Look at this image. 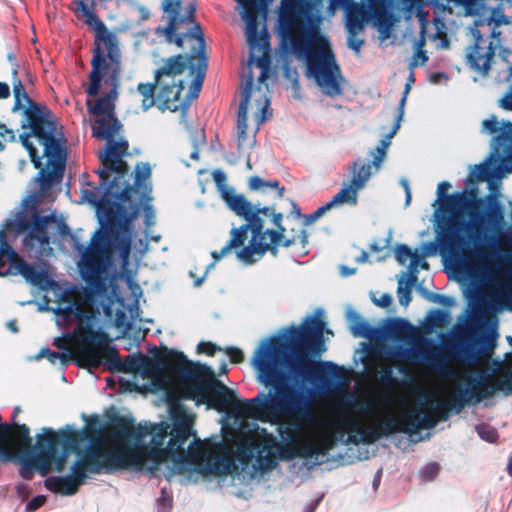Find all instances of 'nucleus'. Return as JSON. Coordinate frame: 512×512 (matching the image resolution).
Instances as JSON below:
<instances>
[{
  "label": "nucleus",
  "instance_id": "nucleus-42",
  "mask_svg": "<svg viewBox=\"0 0 512 512\" xmlns=\"http://www.w3.org/2000/svg\"><path fill=\"white\" fill-rule=\"evenodd\" d=\"M15 138L14 132L5 125L0 124V150L4 148V143L8 141H13Z\"/></svg>",
  "mask_w": 512,
  "mask_h": 512
},
{
  "label": "nucleus",
  "instance_id": "nucleus-6",
  "mask_svg": "<svg viewBox=\"0 0 512 512\" xmlns=\"http://www.w3.org/2000/svg\"><path fill=\"white\" fill-rule=\"evenodd\" d=\"M236 10L245 22V36L252 46H265L257 33L258 17H266L274 0H235ZM324 0H281L277 8V33L281 49L306 65L307 76L323 94L343 93L346 80L336 62L328 38L320 32Z\"/></svg>",
  "mask_w": 512,
  "mask_h": 512
},
{
  "label": "nucleus",
  "instance_id": "nucleus-41",
  "mask_svg": "<svg viewBox=\"0 0 512 512\" xmlns=\"http://www.w3.org/2000/svg\"><path fill=\"white\" fill-rule=\"evenodd\" d=\"M13 91L16 99V104L21 105L22 100H27L24 86L20 81L17 80L13 82Z\"/></svg>",
  "mask_w": 512,
  "mask_h": 512
},
{
  "label": "nucleus",
  "instance_id": "nucleus-47",
  "mask_svg": "<svg viewBox=\"0 0 512 512\" xmlns=\"http://www.w3.org/2000/svg\"><path fill=\"white\" fill-rule=\"evenodd\" d=\"M131 223L132 221L128 224L129 228L131 229L133 235H132V239H131V253H133L135 250H134V245L136 244L137 245V248H139V241L141 239H138L136 240L135 237H136V233L134 231V229L132 228L131 226ZM150 238L151 240L155 241V242H158L160 240V235H155V236H150L148 232H146V238ZM143 241H145L147 244H148V240L147 239H142ZM148 251V249L146 250V252Z\"/></svg>",
  "mask_w": 512,
  "mask_h": 512
},
{
  "label": "nucleus",
  "instance_id": "nucleus-53",
  "mask_svg": "<svg viewBox=\"0 0 512 512\" xmlns=\"http://www.w3.org/2000/svg\"><path fill=\"white\" fill-rule=\"evenodd\" d=\"M429 299L435 303L447 306L453 305L455 303L453 298L442 295H431Z\"/></svg>",
  "mask_w": 512,
  "mask_h": 512
},
{
  "label": "nucleus",
  "instance_id": "nucleus-63",
  "mask_svg": "<svg viewBox=\"0 0 512 512\" xmlns=\"http://www.w3.org/2000/svg\"><path fill=\"white\" fill-rule=\"evenodd\" d=\"M325 368L327 369L328 372L331 373H337L339 371V367L330 362L325 363Z\"/></svg>",
  "mask_w": 512,
  "mask_h": 512
},
{
  "label": "nucleus",
  "instance_id": "nucleus-30",
  "mask_svg": "<svg viewBox=\"0 0 512 512\" xmlns=\"http://www.w3.org/2000/svg\"><path fill=\"white\" fill-rule=\"evenodd\" d=\"M399 128V121H396L392 128V131L389 134L385 135L375 148L370 150V158H374L382 164L384 163L387 155V150L391 144V140L394 137V135L398 132Z\"/></svg>",
  "mask_w": 512,
  "mask_h": 512
},
{
  "label": "nucleus",
  "instance_id": "nucleus-49",
  "mask_svg": "<svg viewBox=\"0 0 512 512\" xmlns=\"http://www.w3.org/2000/svg\"><path fill=\"white\" fill-rule=\"evenodd\" d=\"M372 300L377 306L386 308V307L390 306V304L393 301V298L390 294L383 293L378 298L373 296Z\"/></svg>",
  "mask_w": 512,
  "mask_h": 512
},
{
  "label": "nucleus",
  "instance_id": "nucleus-54",
  "mask_svg": "<svg viewBox=\"0 0 512 512\" xmlns=\"http://www.w3.org/2000/svg\"><path fill=\"white\" fill-rule=\"evenodd\" d=\"M145 223L147 226H151L155 223V212L150 205L144 206Z\"/></svg>",
  "mask_w": 512,
  "mask_h": 512
},
{
  "label": "nucleus",
  "instance_id": "nucleus-25",
  "mask_svg": "<svg viewBox=\"0 0 512 512\" xmlns=\"http://www.w3.org/2000/svg\"><path fill=\"white\" fill-rule=\"evenodd\" d=\"M395 257L401 265H405L409 261L408 272L406 273L408 275H417L419 268H428V263L423 260L419 250L412 251L406 245H398L395 248Z\"/></svg>",
  "mask_w": 512,
  "mask_h": 512
},
{
  "label": "nucleus",
  "instance_id": "nucleus-21",
  "mask_svg": "<svg viewBox=\"0 0 512 512\" xmlns=\"http://www.w3.org/2000/svg\"><path fill=\"white\" fill-rule=\"evenodd\" d=\"M272 216V223L278 228L276 231L267 229L263 231L261 229V234L264 235L263 238H260L258 242L264 244L266 248H264L263 253L261 254V259L266 254V252L270 251L273 255L277 254V248L279 246L288 247L297 241H299L303 246L308 242V237L306 232L303 230L301 233L294 237L293 239H287L284 235L285 228L282 226L283 215L281 213H275L271 209L266 216Z\"/></svg>",
  "mask_w": 512,
  "mask_h": 512
},
{
  "label": "nucleus",
  "instance_id": "nucleus-34",
  "mask_svg": "<svg viewBox=\"0 0 512 512\" xmlns=\"http://www.w3.org/2000/svg\"><path fill=\"white\" fill-rule=\"evenodd\" d=\"M478 436L489 443H496L499 438L498 431L495 427L487 423H481L475 426Z\"/></svg>",
  "mask_w": 512,
  "mask_h": 512
},
{
  "label": "nucleus",
  "instance_id": "nucleus-28",
  "mask_svg": "<svg viewBox=\"0 0 512 512\" xmlns=\"http://www.w3.org/2000/svg\"><path fill=\"white\" fill-rule=\"evenodd\" d=\"M345 316L353 336H367L369 332V326L365 321H363L362 317L357 311H355L351 306H347L345 309Z\"/></svg>",
  "mask_w": 512,
  "mask_h": 512
},
{
  "label": "nucleus",
  "instance_id": "nucleus-38",
  "mask_svg": "<svg viewBox=\"0 0 512 512\" xmlns=\"http://www.w3.org/2000/svg\"><path fill=\"white\" fill-rule=\"evenodd\" d=\"M428 60V56L426 52L423 51L420 47L414 52L412 60L410 62V69H413L417 66L424 65Z\"/></svg>",
  "mask_w": 512,
  "mask_h": 512
},
{
  "label": "nucleus",
  "instance_id": "nucleus-56",
  "mask_svg": "<svg viewBox=\"0 0 512 512\" xmlns=\"http://www.w3.org/2000/svg\"><path fill=\"white\" fill-rule=\"evenodd\" d=\"M400 184L404 188L405 195H406L405 206H409L410 202H411V199H412V194H411L409 182H408V180L406 178H402L400 180Z\"/></svg>",
  "mask_w": 512,
  "mask_h": 512
},
{
  "label": "nucleus",
  "instance_id": "nucleus-40",
  "mask_svg": "<svg viewBox=\"0 0 512 512\" xmlns=\"http://www.w3.org/2000/svg\"><path fill=\"white\" fill-rule=\"evenodd\" d=\"M420 255L423 257V260H425V257L427 256H433L436 255L439 251V245L437 242H428L424 243L422 245Z\"/></svg>",
  "mask_w": 512,
  "mask_h": 512
},
{
  "label": "nucleus",
  "instance_id": "nucleus-43",
  "mask_svg": "<svg viewBox=\"0 0 512 512\" xmlns=\"http://www.w3.org/2000/svg\"><path fill=\"white\" fill-rule=\"evenodd\" d=\"M212 177H213V180L215 181V183L217 184L218 189L221 194H222L223 188H231L230 186L226 185V175L223 171L214 170L212 172Z\"/></svg>",
  "mask_w": 512,
  "mask_h": 512
},
{
  "label": "nucleus",
  "instance_id": "nucleus-9",
  "mask_svg": "<svg viewBox=\"0 0 512 512\" xmlns=\"http://www.w3.org/2000/svg\"><path fill=\"white\" fill-rule=\"evenodd\" d=\"M258 26L257 23V33L264 37L265 46H252L248 40L247 42L251 50L249 64L257 66L262 71L257 84H254L250 74L242 91L237 120L238 147L242 151L254 147L256 132L271 115L269 89L266 83L269 77V61L266 58L269 44L265 29L259 30Z\"/></svg>",
  "mask_w": 512,
  "mask_h": 512
},
{
  "label": "nucleus",
  "instance_id": "nucleus-3",
  "mask_svg": "<svg viewBox=\"0 0 512 512\" xmlns=\"http://www.w3.org/2000/svg\"><path fill=\"white\" fill-rule=\"evenodd\" d=\"M21 275L30 284L50 292L57 304L52 309L64 322L74 323L72 333L54 339V345L66 352L58 353L41 349L36 360L47 358L52 364L66 366L76 360L81 366L96 368L120 366L118 353L108 346L109 338L104 329L114 327L125 334L129 329V316L115 287L93 285L87 288L64 287L50 279L44 271L28 265L10 247L0 231V276Z\"/></svg>",
  "mask_w": 512,
  "mask_h": 512
},
{
  "label": "nucleus",
  "instance_id": "nucleus-24",
  "mask_svg": "<svg viewBox=\"0 0 512 512\" xmlns=\"http://www.w3.org/2000/svg\"><path fill=\"white\" fill-rule=\"evenodd\" d=\"M382 165L374 158H358L348 166L350 178L347 181L361 191L367 186L369 180L380 171Z\"/></svg>",
  "mask_w": 512,
  "mask_h": 512
},
{
  "label": "nucleus",
  "instance_id": "nucleus-10",
  "mask_svg": "<svg viewBox=\"0 0 512 512\" xmlns=\"http://www.w3.org/2000/svg\"><path fill=\"white\" fill-rule=\"evenodd\" d=\"M221 198L231 211L245 219L247 223L231 229L229 241L219 252L211 253L213 262L207 268L214 267L216 262L232 250H235L236 258L244 265L258 262L266 248L264 244L258 242L260 238L264 237L261 234L264 222L260 218V214L267 215L270 208L253 205L243 194L237 193L233 188H223Z\"/></svg>",
  "mask_w": 512,
  "mask_h": 512
},
{
  "label": "nucleus",
  "instance_id": "nucleus-7",
  "mask_svg": "<svg viewBox=\"0 0 512 512\" xmlns=\"http://www.w3.org/2000/svg\"><path fill=\"white\" fill-rule=\"evenodd\" d=\"M194 56L177 55L165 59L155 71V85L139 84L144 111L156 105L160 110H185L197 98L202 87V68L193 66Z\"/></svg>",
  "mask_w": 512,
  "mask_h": 512
},
{
  "label": "nucleus",
  "instance_id": "nucleus-60",
  "mask_svg": "<svg viewBox=\"0 0 512 512\" xmlns=\"http://www.w3.org/2000/svg\"><path fill=\"white\" fill-rule=\"evenodd\" d=\"M10 95V88L8 84L0 82V99H5Z\"/></svg>",
  "mask_w": 512,
  "mask_h": 512
},
{
  "label": "nucleus",
  "instance_id": "nucleus-5",
  "mask_svg": "<svg viewBox=\"0 0 512 512\" xmlns=\"http://www.w3.org/2000/svg\"><path fill=\"white\" fill-rule=\"evenodd\" d=\"M481 131L496 136L487 159L470 168L465 189L448 195V181L437 185L432 222L444 250H464L480 239L486 223L504 218L498 199L502 178L512 172V123L490 116L482 121Z\"/></svg>",
  "mask_w": 512,
  "mask_h": 512
},
{
  "label": "nucleus",
  "instance_id": "nucleus-64",
  "mask_svg": "<svg viewBox=\"0 0 512 512\" xmlns=\"http://www.w3.org/2000/svg\"><path fill=\"white\" fill-rule=\"evenodd\" d=\"M506 470H507V473L510 476H512V455L509 457Z\"/></svg>",
  "mask_w": 512,
  "mask_h": 512
},
{
  "label": "nucleus",
  "instance_id": "nucleus-39",
  "mask_svg": "<svg viewBox=\"0 0 512 512\" xmlns=\"http://www.w3.org/2000/svg\"><path fill=\"white\" fill-rule=\"evenodd\" d=\"M429 321L441 326L449 322V314L443 311L434 310L429 313Z\"/></svg>",
  "mask_w": 512,
  "mask_h": 512
},
{
  "label": "nucleus",
  "instance_id": "nucleus-20",
  "mask_svg": "<svg viewBox=\"0 0 512 512\" xmlns=\"http://www.w3.org/2000/svg\"><path fill=\"white\" fill-rule=\"evenodd\" d=\"M174 422L169 433L170 439L167 446L170 449V459L175 463H186L188 461L185 445L193 435L195 418H168Z\"/></svg>",
  "mask_w": 512,
  "mask_h": 512
},
{
  "label": "nucleus",
  "instance_id": "nucleus-55",
  "mask_svg": "<svg viewBox=\"0 0 512 512\" xmlns=\"http://www.w3.org/2000/svg\"><path fill=\"white\" fill-rule=\"evenodd\" d=\"M178 16H170V22L168 27L164 30L167 37H171L177 31Z\"/></svg>",
  "mask_w": 512,
  "mask_h": 512
},
{
  "label": "nucleus",
  "instance_id": "nucleus-45",
  "mask_svg": "<svg viewBox=\"0 0 512 512\" xmlns=\"http://www.w3.org/2000/svg\"><path fill=\"white\" fill-rule=\"evenodd\" d=\"M38 203V197L36 195L27 196L23 202V210L26 214L32 213Z\"/></svg>",
  "mask_w": 512,
  "mask_h": 512
},
{
  "label": "nucleus",
  "instance_id": "nucleus-59",
  "mask_svg": "<svg viewBox=\"0 0 512 512\" xmlns=\"http://www.w3.org/2000/svg\"><path fill=\"white\" fill-rule=\"evenodd\" d=\"M268 188H272L277 191V196L282 197L284 188L279 186L278 181H268Z\"/></svg>",
  "mask_w": 512,
  "mask_h": 512
},
{
  "label": "nucleus",
  "instance_id": "nucleus-27",
  "mask_svg": "<svg viewBox=\"0 0 512 512\" xmlns=\"http://www.w3.org/2000/svg\"><path fill=\"white\" fill-rule=\"evenodd\" d=\"M79 485L69 475L67 476H51L45 480V487L54 493H60L65 496H71L78 492Z\"/></svg>",
  "mask_w": 512,
  "mask_h": 512
},
{
  "label": "nucleus",
  "instance_id": "nucleus-57",
  "mask_svg": "<svg viewBox=\"0 0 512 512\" xmlns=\"http://www.w3.org/2000/svg\"><path fill=\"white\" fill-rule=\"evenodd\" d=\"M330 210L331 209L326 208V204H324L323 206L319 207L313 214L310 215L309 220L315 221V220L319 219L320 217H322L326 212H328Z\"/></svg>",
  "mask_w": 512,
  "mask_h": 512
},
{
  "label": "nucleus",
  "instance_id": "nucleus-19",
  "mask_svg": "<svg viewBox=\"0 0 512 512\" xmlns=\"http://www.w3.org/2000/svg\"><path fill=\"white\" fill-rule=\"evenodd\" d=\"M110 456L111 448L109 446L87 449L85 456L72 465L69 476L79 485H83L87 478V472L99 474L103 468L114 469V464L109 463Z\"/></svg>",
  "mask_w": 512,
  "mask_h": 512
},
{
  "label": "nucleus",
  "instance_id": "nucleus-52",
  "mask_svg": "<svg viewBox=\"0 0 512 512\" xmlns=\"http://www.w3.org/2000/svg\"><path fill=\"white\" fill-rule=\"evenodd\" d=\"M263 183H264V180L261 179L260 177L252 176L249 178L248 185L251 190L260 191V190H263Z\"/></svg>",
  "mask_w": 512,
  "mask_h": 512
},
{
  "label": "nucleus",
  "instance_id": "nucleus-61",
  "mask_svg": "<svg viewBox=\"0 0 512 512\" xmlns=\"http://www.w3.org/2000/svg\"><path fill=\"white\" fill-rule=\"evenodd\" d=\"M414 82H415L414 74H413V72H411L407 78V82H406L405 89H404L403 93L409 94L410 89H411L412 85L414 84Z\"/></svg>",
  "mask_w": 512,
  "mask_h": 512
},
{
  "label": "nucleus",
  "instance_id": "nucleus-8",
  "mask_svg": "<svg viewBox=\"0 0 512 512\" xmlns=\"http://www.w3.org/2000/svg\"><path fill=\"white\" fill-rule=\"evenodd\" d=\"M101 228L97 231L91 239V244L88 248L79 249L81 252V259L78 262V267L84 279L90 281L99 279L101 274L105 272L112 263L113 255L117 254L121 262L122 274L126 278L128 289L131 293V299L128 304H124V311L126 315L133 317L134 313L138 310L139 301L143 296L141 287L134 281L133 276L136 274L139 263L147 250V243L143 240L139 241V248L134 245V252H130L131 264L127 267L124 266V261L120 253V249L116 244V234L121 229L115 221L111 220L105 224L99 221ZM125 303L124 299H122Z\"/></svg>",
  "mask_w": 512,
  "mask_h": 512
},
{
  "label": "nucleus",
  "instance_id": "nucleus-44",
  "mask_svg": "<svg viewBox=\"0 0 512 512\" xmlns=\"http://www.w3.org/2000/svg\"><path fill=\"white\" fill-rule=\"evenodd\" d=\"M225 353L233 363H241L244 360L243 352L236 347H227Z\"/></svg>",
  "mask_w": 512,
  "mask_h": 512
},
{
  "label": "nucleus",
  "instance_id": "nucleus-33",
  "mask_svg": "<svg viewBox=\"0 0 512 512\" xmlns=\"http://www.w3.org/2000/svg\"><path fill=\"white\" fill-rule=\"evenodd\" d=\"M186 37H189L190 39L194 40L196 42V45H197V51H195V56L196 57H202L203 55V51H204V40L200 34V28L199 26H195L193 27L189 33L187 34H183V35H178L176 37V44L178 47H183L184 45V39Z\"/></svg>",
  "mask_w": 512,
  "mask_h": 512
},
{
  "label": "nucleus",
  "instance_id": "nucleus-18",
  "mask_svg": "<svg viewBox=\"0 0 512 512\" xmlns=\"http://www.w3.org/2000/svg\"><path fill=\"white\" fill-rule=\"evenodd\" d=\"M459 269L467 280L490 278L493 291L499 298V301L512 304V274L496 275L493 267L474 259H468L461 263Z\"/></svg>",
  "mask_w": 512,
  "mask_h": 512
},
{
  "label": "nucleus",
  "instance_id": "nucleus-37",
  "mask_svg": "<svg viewBox=\"0 0 512 512\" xmlns=\"http://www.w3.org/2000/svg\"><path fill=\"white\" fill-rule=\"evenodd\" d=\"M162 6L163 10L171 16H179L181 0H164Z\"/></svg>",
  "mask_w": 512,
  "mask_h": 512
},
{
  "label": "nucleus",
  "instance_id": "nucleus-35",
  "mask_svg": "<svg viewBox=\"0 0 512 512\" xmlns=\"http://www.w3.org/2000/svg\"><path fill=\"white\" fill-rule=\"evenodd\" d=\"M440 469L441 467L439 463L429 462L422 467V469L419 472V476L424 482H431L436 479L440 472Z\"/></svg>",
  "mask_w": 512,
  "mask_h": 512
},
{
  "label": "nucleus",
  "instance_id": "nucleus-17",
  "mask_svg": "<svg viewBox=\"0 0 512 512\" xmlns=\"http://www.w3.org/2000/svg\"><path fill=\"white\" fill-rule=\"evenodd\" d=\"M55 215L39 217L33 214V223L28 224L22 216L7 223V230L15 229L18 233H27L25 244L31 249H36L39 255H50L52 248L49 246L47 231L52 229Z\"/></svg>",
  "mask_w": 512,
  "mask_h": 512
},
{
  "label": "nucleus",
  "instance_id": "nucleus-4",
  "mask_svg": "<svg viewBox=\"0 0 512 512\" xmlns=\"http://www.w3.org/2000/svg\"><path fill=\"white\" fill-rule=\"evenodd\" d=\"M249 418H220L222 429L233 420L243 424ZM262 423L277 425L282 439L273 436L262 439L258 462L262 470H273L278 460L295 458L322 463L334 448L345 445L373 444L393 437L400 449L428 439L429 432L438 423L449 418H251Z\"/></svg>",
  "mask_w": 512,
  "mask_h": 512
},
{
  "label": "nucleus",
  "instance_id": "nucleus-23",
  "mask_svg": "<svg viewBox=\"0 0 512 512\" xmlns=\"http://www.w3.org/2000/svg\"><path fill=\"white\" fill-rule=\"evenodd\" d=\"M338 8L345 11L348 34H359L364 28L363 7L354 0H330L329 14L333 15Z\"/></svg>",
  "mask_w": 512,
  "mask_h": 512
},
{
  "label": "nucleus",
  "instance_id": "nucleus-13",
  "mask_svg": "<svg viewBox=\"0 0 512 512\" xmlns=\"http://www.w3.org/2000/svg\"><path fill=\"white\" fill-rule=\"evenodd\" d=\"M324 312L315 311L307 316L300 325L287 328L283 332V339L293 350L292 365L299 374H305L310 367L309 355H320L326 351L324 332L333 335L325 328Z\"/></svg>",
  "mask_w": 512,
  "mask_h": 512
},
{
  "label": "nucleus",
  "instance_id": "nucleus-2",
  "mask_svg": "<svg viewBox=\"0 0 512 512\" xmlns=\"http://www.w3.org/2000/svg\"><path fill=\"white\" fill-rule=\"evenodd\" d=\"M284 346L290 347L283 335L259 343L251 363L257 379L273 388L250 400L219 381L207 365H196L184 376L174 368L143 357L127 364L126 370L133 374V386L140 393L159 394L169 404L177 398L192 399L196 406L204 405L206 410L212 409L222 416H346V404L342 401H333L325 411L316 412L308 392L276 385L281 378Z\"/></svg>",
  "mask_w": 512,
  "mask_h": 512
},
{
  "label": "nucleus",
  "instance_id": "nucleus-58",
  "mask_svg": "<svg viewBox=\"0 0 512 512\" xmlns=\"http://www.w3.org/2000/svg\"><path fill=\"white\" fill-rule=\"evenodd\" d=\"M407 96L408 94H405L403 93V96L400 100V103H399V113H398V117H397V120L396 121H399V123L401 122L403 116H404V110H405V104H406V101H407Z\"/></svg>",
  "mask_w": 512,
  "mask_h": 512
},
{
  "label": "nucleus",
  "instance_id": "nucleus-62",
  "mask_svg": "<svg viewBox=\"0 0 512 512\" xmlns=\"http://www.w3.org/2000/svg\"><path fill=\"white\" fill-rule=\"evenodd\" d=\"M379 32L384 35V38L389 37L391 27L382 23L376 24Z\"/></svg>",
  "mask_w": 512,
  "mask_h": 512
},
{
  "label": "nucleus",
  "instance_id": "nucleus-16",
  "mask_svg": "<svg viewBox=\"0 0 512 512\" xmlns=\"http://www.w3.org/2000/svg\"><path fill=\"white\" fill-rule=\"evenodd\" d=\"M484 22H487L488 26H501L504 24H512V19L499 11H492L488 18L476 21L475 26L470 29L475 39V45L468 49L467 61L473 70L483 75L488 72L491 59L494 55L491 43L488 46L481 45L483 40L478 27L482 26Z\"/></svg>",
  "mask_w": 512,
  "mask_h": 512
},
{
  "label": "nucleus",
  "instance_id": "nucleus-12",
  "mask_svg": "<svg viewBox=\"0 0 512 512\" xmlns=\"http://www.w3.org/2000/svg\"><path fill=\"white\" fill-rule=\"evenodd\" d=\"M20 141L28 151L39 173L35 181L42 190L62 178L66 154L64 139L56 125L47 120L34 121L28 134L20 135Z\"/></svg>",
  "mask_w": 512,
  "mask_h": 512
},
{
  "label": "nucleus",
  "instance_id": "nucleus-11",
  "mask_svg": "<svg viewBox=\"0 0 512 512\" xmlns=\"http://www.w3.org/2000/svg\"><path fill=\"white\" fill-rule=\"evenodd\" d=\"M106 419L115 420V427L110 433L113 440L109 459V463L114 464V469L132 468L142 471L148 460L159 463L170 458L168 446L160 447L145 442L150 431L142 427V423L135 424L136 418Z\"/></svg>",
  "mask_w": 512,
  "mask_h": 512
},
{
  "label": "nucleus",
  "instance_id": "nucleus-51",
  "mask_svg": "<svg viewBox=\"0 0 512 512\" xmlns=\"http://www.w3.org/2000/svg\"><path fill=\"white\" fill-rule=\"evenodd\" d=\"M221 350L219 347L215 346L210 342H202L198 345L197 351L199 353H204L207 355H213L215 351Z\"/></svg>",
  "mask_w": 512,
  "mask_h": 512
},
{
  "label": "nucleus",
  "instance_id": "nucleus-14",
  "mask_svg": "<svg viewBox=\"0 0 512 512\" xmlns=\"http://www.w3.org/2000/svg\"><path fill=\"white\" fill-rule=\"evenodd\" d=\"M262 440L254 443L248 442L239 445L234 453H230L228 451L219 453L215 455V457H208L206 462L201 465L199 472L202 475H214V476H225L238 472V465L236 464V460L242 466V469H246L253 458H255V463L253 464L254 473H260V475H264L271 470H262L260 468V463L258 462V457L260 456ZM262 454H266L263 452Z\"/></svg>",
  "mask_w": 512,
  "mask_h": 512
},
{
  "label": "nucleus",
  "instance_id": "nucleus-36",
  "mask_svg": "<svg viewBox=\"0 0 512 512\" xmlns=\"http://www.w3.org/2000/svg\"><path fill=\"white\" fill-rule=\"evenodd\" d=\"M205 137L203 130H198L195 135L191 136V143L193 146V151L191 152V159L198 160L199 159V147L204 143Z\"/></svg>",
  "mask_w": 512,
  "mask_h": 512
},
{
  "label": "nucleus",
  "instance_id": "nucleus-50",
  "mask_svg": "<svg viewBox=\"0 0 512 512\" xmlns=\"http://www.w3.org/2000/svg\"><path fill=\"white\" fill-rule=\"evenodd\" d=\"M45 500V497L42 495L35 496L27 503L26 509L28 511H35L44 505Z\"/></svg>",
  "mask_w": 512,
  "mask_h": 512
},
{
  "label": "nucleus",
  "instance_id": "nucleus-22",
  "mask_svg": "<svg viewBox=\"0 0 512 512\" xmlns=\"http://www.w3.org/2000/svg\"><path fill=\"white\" fill-rule=\"evenodd\" d=\"M39 452L36 462L40 468L47 470L53 462H58V470L64 461L61 455L62 445L59 432L48 431L38 440Z\"/></svg>",
  "mask_w": 512,
  "mask_h": 512
},
{
  "label": "nucleus",
  "instance_id": "nucleus-46",
  "mask_svg": "<svg viewBox=\"0 0 512 512\" xmlns=\"http://www.w3.org/2000/svg\"><path fill=\"white\" fill-rule=\"evenodd\" d=\"M347 44L354 52L359 53L363 40L358 37V34H348Z\"/></svg>",
  "mask_w": 512,
  "mask_h": 512
},
{
  "label": "nucleus",
  "instance_id": "nucleus-29",
  "mask_svg": "<svg viewBox=\"0 0 512 512\" xmlns=\"http://www.w3.org/2000/svg\"><path fill=\"white\" fill-rule=\"evenodd\" d=\"M417 275L402 274L398 279L397 296L399 303L407 307L411 301V291L417 282Z\"/></svg>",
  "mask_w": 512,
  "mask_h": 512
},
{
  "label": "nucleus",
  "instance_id": "nucleus-48",
  "mask_svg": "<svg viewBox=\"0 0 512 512\" xmlns=\"http://www.w3.org/2000/svg\"><path fill=\"white\" fill-rule=\"evenodd\" d=\"M131 8L138 14L139 19L142 21L147 20L150 16L149 10L137 2L131 1Z\"/></svg>",
  "mask_w": 512,
  "mask_h": 512
},
{
  "label": "nucleus",
  "instance_id": "nucleus-31",
  "mask_svg": "<svg viewBox=\"0 0 512 512\" xmlns=\"http://www.w3.org/2000/svg\"><path fill=\"white\" fill-rule=\"evenodd\" d=\"M142 427H145L147 431H150L149 436H151V440L149 444L163 447L165 440L170 432L168 429L170 426L167 423L160 424H151L145 422L142 424Z\"/></svg>",
  "mask_w": 512,
  "mask_h": 512
},
{
  "label": "nucleus",
  "instance_id": "nucleus-26",
  "mask_svg": "<svg viewBox=\"0 0 512 512\" xmlns=\"http://www.w3.org/2000/svg\"><path fill=\"white\" fill-rule=\"evenodd\" d=\"M359 191L350 182L344 181L339 191L326 203V208L334 209L344 205H357Z\"/></svg>",
  "mask_w": 512,
  "mask_h": 512
},
{
  "label": "nucleus",
  "instance_id": "nucleus-32",
  "mask_svg": "<svg viewBox=\"0 0 512 512\" xmlns=\"http://www.w3.org/2000/svg\"><path fill=\"white\" fill-rule=\"evenodd\" d=\"M186 451L188 459L191 458L193 460H201V462H199L197 465L198 471L201 465H203L206 462L208 457H212L211 455H208V451L204 443L196 439L190 443Z\"/></svg>",
  "mask_w": 512,
  "mask_h": 512
},
{
  "label": "nucleus",
  "instance_id": "nucleus-1",
  "mask_svg": "<svg viewBox=\"0 0 512 512\" xmlns=\"http://www.w3.org/2000/svg\"><path fill=\"white\" fill-rule=\"evenodd\" d=\"M79 18L95 31L97 49L92 59L89 96L106 92L95 103L87 100L89 112L95 117L93 135L108 141L107 148L99 158L103 169L99 171V187L87 185L81 190V203L90 204L96 210L98 221L105 224L111 220L121 228L115 237L124 266L130 262L132 231L128 224L137 218L139 208L136 196L145 197L151 191L149 179L151 168L140 163L135 168L134 186L129 184L128 167L123 160L128 144L122 138L114 140L121 125L114 117V103L118 98L119 63L117 39L109 32L93 11L83 2L76 7ZM142 202V198L139 199Z\"/></svg>",
  "mask_w": 512,
  "mask_h": 512
},
{
  "label": "nucleus",
  "instance_id": "nucleus-15",
  "mask_svg": "<svg viewBox=\"0 0 512 512\" xmlns=\"http://www.w3.org/2000/svg\"><path fill=\"white\" fill-rule=\"evenodd\" d=\"M86 422L85 427L80 430L59 431L62 452H76L85 446L86 450L92 447L101 448L112 446L111 431L115 427V420H108L104 424L99 423L100 418H83Z\"/></svg>",
  "mask_w": 512,
  "mask_h": 512
}]
</instances>
